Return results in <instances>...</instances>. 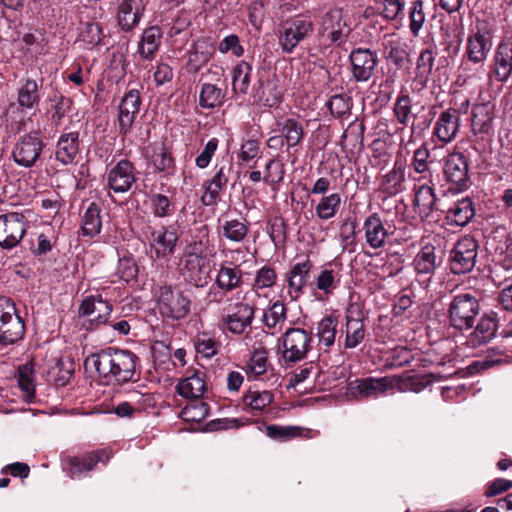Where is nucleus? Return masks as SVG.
<instances>
[{"mask_svg":"<svg viewBox=\"0 0 512 512\" xmlns=\"http://www.w3.org/2000/svg\"><path fill=\"white\" fill-rule=\"evenodd\" d=\"M310 339L304 329H288L283 338L284 360L291 363L302 360L308 352Z\"/></svg>","mask_w":512,"mask_h":512,"instance_id":"obj_20","label":"nucleus"},{"mask_svg":"<svg viewBox=\"0 0 512 512\" xmlns=\"http://www.w3.org/2000/svg\"><path fill=\"white\" fill-rule=\"evenodd\" d=\"M144 10V0H123L118 10V23L122 30L130 31L136 27L143 16Z\"/></svg>","mask_w":512,"mask_h":512,"instance_id":"obj_30","label":"nucleus"},{"mask_svg":"<svg viewBox=\"0 0 512 512\" xmlns=\"http://www.w3.org/2000/svg\"><path fill=\"white\" fill-rule=\"evenodd\" d=\"M162 39V31L158 26L146 28L140 38L137 53L142 60H153L158 52Z\"/></svg>","mask_w":512,"mask_h":512,"instance_id":"obj_37","label":"nucleus"},{"mask_svg":"<svg viewBox=\"0 0 512 512\" xmlns=\"http://www.w3.org/2000/svg\"><path fill=\"white\" fill-rule=\"evenodd\" d=\"M225 102V93L215 84L204 83L199 93V106L203 109L221 107Z\"/></svg>","mask_w":512,"mask_h":512,"instance_id":"obj_45","label":"nucleus"},{"mask_svg":"<svg viewBox=\"0 0 512 512\" xmlns=\"http://www.w3.org/2000/svg\"><path fill=\"white\" fill-rule=\"evenodd\" d=\"M135 165L128 159L118 161L107 173V186L115 193L128 192L136 182Z\"/></svg>","mask_w":512,"mask_h":512,"instance_id":"obj_19","label":"nucleus"},{"mask_svg":"<svg viewBox=\"0 0 512 512\" xmlns=\"http://www.w3.org/2000/svg\"><path fill=\"white\" fill-rule=\"evenodd\" d=\"M45 147L40 131H31L21 135L12 149L14 162L21 167L31 168L37 165Z\"/></svg>","mask_w":512,"mask_h":512,"instance_id":"obj_5","label":"nucleus"},{"mask_svg":"<svg viewBox=\"0 0 512 512\" xmlns=\"http://www.w3.org/2000/svg\"><path fill=\"white\" fill-rule=\"evenodd\" d=\"M116 274L125 282L135 280L138 275V265L134 257L131 255H124L123 257H120L117 264Z\"/></svg>","mask_w":512,"mask_h":512,"instance_id":"obj_64","label":"nucleus"},{"mask_svg":"<svg viewBox=\"0 0 512 512\" xmlns=\"http://www.w3.org/2000/svg\"><path fill=\"white\" fill-rule=\"evenodd\" d=\"M214 51V47L204 40L195 42L188 52L187 71L194 74L199 72L210 61Z\"/></svg>","mask_w":512,"mask_h":512,"instance_id":"obj_38","label":"nucleus"},{"mask_svg":"<svg viewBox=\"0 0 512 512\" xmlns=\"http://www.w3.org/2000/svg\"><path fill=\"white\" fill-rule=\"evenodd\" d=\"M350 33V19L341 8H332L321 17L318 34L331 44L342 45Z\"/></svg>","mask_w":512,"mask_h":512,"instance_id":"obj_4","label":"nucleus"},{"mask_svg":"<svg viewBox=\"0 0 512 512\" xmlns=\"http://www.w3.org/2000/svg\"><path fill=\"white\" fill-rule=\"evenodd\" d=\"M234 174V165L232 160H222L217 162L213 168V176L203 182L204 193L201 201L206 206L217 203L220 195L224 192Z\"/></svg>","mask_w":512,"mask_h":512,"instance_id":"obj_8","label":"nucleus"},{"mask_svg":"<svg viewBox=\"0 0 512 512\" xmlns=\"http://www.w3.org/2000/svg\"><path fill=\"white\" fill-rule=\"evenodd\" d=\"M470 100L464 97L460 101L451 100L449 107L442 110L434 122L432 138H436L443 145L453 142L460 131L461 115L468 112Z\"/></svg>","mask_w":512,"mask_h":512,"instance_id":"obj_3","label":"nucleus"},{"mask_svg":"<svg viewBox=\"0 0 512 512\" xmlns=\"http://www.w3.org/2000/svg\"><path fill=\"white\" fill-rule=\"evenodd\" d=\"M278 280V274L274 266L265 264L255 272L252 289L260 291L273 288Z\"/></svg>","mask_w":512,"mask_h":512,"instance_id":"obj_52","label":"nucleus"},{"mask_svg":"<svg viewBox=\"0 0 512 512\" xmlns=\"http://www.w3.org/2000/svg\"><path fill=\"white\" fill-rule=\"evenodd\" d=\"M25 331V322H1L0 344L8 345L21 339Z\"/></svg>","mask_w":512,"mask_h":512,"instance_id":"obj_58","label":"nucleus"},{"mask_svg":"<svg viewBox=\"0 0 512 512\" xmlns=\"http://www.w3.org/2000/svg\"><path fill=\"white\" fill-rule=\"evenodd\" d=\"M79 149V132L65 130L56 143L55 158L63 165L72 164L79 154Z\"/></svg>","mask_w":512,"mask_h":512,"instance_id":"obj_26","label":"nucleus"},{"mask_svg":"<svg viewBox=\"0 0 512 512\" xmlns=\"http://www.w3.org/2000/svg\"><path fill=\"white\" fill-rule=\"evenodd\" d=\"M271 363L268 360V350L263 347H254L247 363V375L258 377L268 372Z\"/></svg>","mask_w":512,"mask_h":512,"instance_id":"obj_48","label":"nucleus"},{"mask_svg":"<svg viewBox=\"0 0 512 512\" xmlns=\"http://www.w3.org/2000/svg\"><path fill=\"white\" fill-rule=\"evenodd\" d=\"M149 204L152 214L157 218L171 216L175 211L172 196L163 192H150Z\"/></svg>","mask_w":512,"mask_h":512,"instance_id":"obj_50","label":"nucleus"},{"mask_svg":"<svg viewBox=\"0 0 512 512\" xmlns=\"http://www.w3.org/2000/svg\"><path fill=\"white\" fill-rule=\"evenodd\" d=\"M448 311L450 320H475L480 313V304L469 293L459 294L453 297Z\"/></svg>","mask_w":512,"mask_h":512,"instance_id":"obj_24","label":"nucleus"},{"mask_svg":"<svg viewBox=\"0 0 512 512\" xmlns=\"http://www.w3.org/2000/svg\"><path fill=\"white\" fill-rule=\"evenodd\" d=\"M314 23L307 14H298L280 21L275 31L278 45L285 54H292L297 46L310 38Z\"/></svg>","mask_w":512,"mask_h":512,"instance_id":"obj_2","label":"nucleus"},{"mask_svg":"<svg viewBox=\"0 0 512 512\" xmlns=\"http://www.w3.org/2000/svg\"><path fill=\"white\" fill-rule=\"evenodd\" d=\"M412 97L410 94L401 90L393 103L392 113L396 123L401 125V129L407 127L413 117L412 113Z\"/></svg>","mask_w":512,"mask_h":512,"instance_id":"obj_42","label":"nucleus"},{"mask_svg":"<svg viewBox=\"0 0 512 512\" xmlns=\"http://www.w3.org/2000/svg\"><path fill=\"white\" fill-rule=\"evenodd\" d=\"M243 275L244 272L240 265L227 260L221 262L215 277V285L220 291L210 292L209 295H213V300L220 301L227 293L242 287L244 283Z\"/></svg>","mask_w":512,"mask_h":512,"instance_id":"obj_14","label":"nucleus"},{"mask_svg":"<svg viewBox=\"0 0 512 512\" xmlns=\"http://www.w3.org/2000/svg\"><path fill=\"white\" fill-rule=\"evenodd\" d=\"M277 130L286 141L287 151L299 145L304 138L303 125L295 118H285L276 121Z\"/></svg>","mask_w":512,"mask_h":512,"instance_id":"obj_40","label":"nucleus"},{"mask_svg":"<svg viewBox=\"0 0 512 512\" xmlns=\"http://www.w3.org/2000/svg\"><path fill=\"white\" fill-rule=\"evenodd\" d=\"M206 265V258L201 254L190 252L184 255L183 271L191 283L197 287H202L210 280L209 274L202 276Z\"/></svg>","mask_w":512,"mask_h":512,"instance_id":"obj_33","label":"nucleus"},{"mask_svg":"<svg viewBox=\"0 0 512 512\" xmlns=\"http://www.w3.org/2000/svg\"><path fill=\"white\" fill-rule=\"evenodd\" d=\"M137 356L128 350L103 349L86 359V365L93 366L106 383L123 384L132 381L135 375Z\"/></svg>","mask_w":512,"mask_h":512,"instance_id":"obj_1","label":"nucleus"},{"mask_svg":"<svg viewBox=\"0 0 512 512\" xmlns=\"http://www.w3.org/2000/svg\"><path fill=\"white\" fill-rule=\"evenodd\" d=\"M429 157L430 152L425 143L417 148L413 153L411 167L416 173L421 175L420 179L427 180L431 176L428 161Z\"/></svg>","mask_w":512,"mask_h":512,"instance_id":"obj_56","label":"nucleus"},{"mask_svg":"<svg viewBox=\"0 0 512 512\" xmlns=\"http://www.w3.org/2000/svg\"><path fill=\"white\" fill-rule=\"evenodd\" d=\"M495 107V103L490 100L476 103L472 107L471 129L482 140L494 135Z\"/></svg>","mask_w":512,"mask_h":512,"instance_id":"obj_16","label":"nucleus"},{"mask_svg":"<svg viewBox=\"0 0 512 512\" xmlns=\"http://www.w3.org/2000/svg\"><path fill=\"white\" fill-rule=\"evenodd\" d=\"M512 75V36L503 38L497 45L487 72L490 84L506 83Z\"/></svg>","mask_w":512,"mask_h":512,"instance_id":"obj_9","label":"nucleus"},{"mask_svg":"<svg viewBox=\"0 0 512 512\" xmlns=\"http://www.w3.org/2000/svg\"><path fill=\"white\" fill-rule=\"evenodd\" d=\"M473 323L474 322H459L458 325H454L455 328L464 332L470 331L467 337L468 341L473 346L488 342L498 330L496 322H477L475 327L472 325Z\"/></svg>","mask_w":512,"mask_h":512,"instance_id":"obj_32","label":"nucleus"},{"mask_svg":"<svg viewBox=\"0 0 512 512\" xmlns=\"http://www.w3.org/2000/svg\"><path fill=\"white\" fill-rule=\"evenodd\" d=\"M313 262L309 257L297 262L289 268L284 275L287 287V296L291 301H297L305 292V288L311 283V271Z\"/></svg>","mask_w":512,"mask_h":512,"instance_id":"obj_13","label":"nucleus"},{"mask_svg":"<svg viewBox=\"0 0 512 512\" xmlns=\"http://www.w3.org/2000/svg\"><path fill=\"white\" fill-rule=\"evenodd\" d=\"M252 66L248 62L242 60L233 69L232 73V89L238 95H245L248 92Z\"/></svg>","mask_w":512,"mask_h":512,"instance_id":"obj_47","label":"nucleus"},{"mask_svg":"<svg viewBox=\"0 0 512 512\" xmlns=\"http://www.w3.org/2000/svg\"><path fill=\"white\" fill-rule=\"evenodd\" d=\"M326 106L335 118H343L350 112L352 100L344 93L336 94L328 100Z\"/></svg>","mask_w":512,"mask_h":512,"instance_id":"obj_62","label":"nucleus"},{"mask_svg":"<svg viewBox=\"0 0 512 512\" xmlns=\"http://www.w3.org/2000/svg\"><path fill=\"white\" fill-rule=\"evenodd\" d=\"M413 204L422 217H429L433 211L444 210V205L436 197L434 188L427 183L415 187Z\"/></svg>","mask_w":512,"mask_h":512,"instance_id":"obj_28","label":"nucleus"},{"mask_svg":"<svg viewBox=\"0 0 512 512\" xmlns=\"http://www.w3.org/2000/svg\"><path fill=\"white\" fill-rule=\"evenodd\" d=\"M383 49L387 62L393 64L396 68L402 69L410 64V47L401 38L385 37Z\"/></svg>","mask_w":512,"mask_h":512,"instance_id":"obj_29","label":"nucleus"},{"mask_svg":"<svg viewBox=\"0 0 512 512\" xmlns=\"http://www.w3.org/2000/svg\"><path fill=\"white\" fill-rule=\"evenodd\" d=\"M340 284V275L334 270L325 268L316 278V287L326 295H330Z\"/></svg>","mask_w":512,"mask_h":512,"instance_id":"obj_61","label":"nucleus"},{"mask_svg":"<svg viewBox=\"0 0 512 512\" xmlns=\"http://www.w3.org/2000/svg\"><path fill=\"white\" fill-rule=\"evenodd\" d=\"M478 243L470 235L461 237L450 253V269L453 274L470 272L476 263Z\"/></svg>","mask_w":512,"mask_h":512,"instance_id":"obj_10","label":"nucleus"},{"mask_svg":"<svg viewBox=\"0 0 512 512\" xmlns=\"http://www.w3.org/2000/svg\"><path fill=\"white\" fill-rule=\"evenodd\" d=\"M362 229L366 244L375 250L384 248L394 233L392 226L378 212H373L364 219Z\"/></svg>","mask_w":512,"mask_h":512,"instance_id":"obj_15","label":"nucleus"},{"mask_svg":"<svg viewBox=\"0 0 512 512\" xmlns=\"http://www.w3.org/2000/svg\"><path fill=\"white\" fill-rule=\"evenodd\" d=\"M28 222L22 212L0 215V246L5 249L16 247L26 233Z\"/></svg>","mask_w":512,"mask_h":512,"instance_id":"obj_11","label":"nucleus"},{"mask_svg":"<svg viewBox=\"0 0 512 512\" xmlns=\"http://www.w3.org/2000/svg\"><path fill=\"white\" fill-rule=\"evenodd\" d=\"M111 455V451L101 449L82 456L67 457L63 463L64 469L68 471L71 477H78L83 472L92 470L98 462L107 463Z\"/></svg>","mask_w":512,"mask_h":512,"instance_id":"obj_23","label":"nucleus"},{"mask_svg":"<svg viewBox=\"0 0 512 512\" xmlns=\"http://www.w3.org/2000/svg\"><path fill=\"white\" fill-rule=\"evenodd\" d=\"M342 204L341 195L337 192L321 196L315 206V215L319 220L327 221L334 218Z\"/></svg>","mask_w":512,"mask_h":512,"instance_id":"obj_44","label":"nucleus"},{"mask_svg":"<svg viewBox=\"0 0 512 512\" xmlns=\"http://www.w3.org/2000/svg\"><path fill=\"white\" fill-rule=\"evenodd\" d=\"M436 248L429 244L423 246L413 259V267L418 275H432L437 267Z\"/></svg>","mask_w":512,"mask_h":512,"instance_id":"obj_43","label":"nucleus"},{"mask_svg":"<svg viewBox=\"0 0 512 512\" xmlns=\"http://www.w3.org/2000/svg\"><path fill=\"white\" fill-rule=\"evenodd\" d=\"M435 55L432 49H424L420 52L415 69V77L413 78V90L422 91L427 88V84L435 64Z\"/></svg>","mask_w":512,"mask_h":512,"instance_id":"obj_31","label":"nucleus"},{"mask_svg":"<svg viewBox=\"0 0 512 512\" xmlns=\"http://www.w3.org/2000/svg\"><path fill=\"white\" fill-rule=\"evenodd\" d=\"M398 383L399 379L396 377H368L351 382L349 389L354 395H358L360 397H377L386 391L393 389L398 385Z\"/></svg>","mask_w":512,"mask_h":512,"instance_id":"obj_21","label":"nucleus"},{"mask_svg":"<svg viewBox=\"0 0 512 512\" xmlns=\"http://www.w3.org/2000/svg\"><path fill=\"white\" fill-rule=\"evenodd\" d=\"M18 384L24 397L31 400L34 397V364L32 361L19 366L18 368Z\"/></svg>","mask_w":512,"mask_h":512,"instance_id":"obj_53","label":"nucleus"},{"mask_svg":"<svg viewBox=\"0 0 512 512\" xmlns=\"http://www.w3.org/2000/svg\"><path fill=\"white\" fill-rule=\"evenodd\" d=\"M490 38L483 32L477 31L467 37L464 58L475 65H483L491 50Z\"/></svg>","mask_w":512,"mask_h":512,"instance_id":"obj_25","label":"nucleus"},{"mask_svg":"<svg viewBox=\"0 0 512 512\" xmlns=\"http://www.w3.org/2000/svg\"><path fill=\"white\" fill-rule=\"evenodd\" d=\"M255 102L264 107H277L283 98L281 90L277 84L270 80H260L258 87L254 91Z\"/></svg>","mask_w":512,"mask_h":512,"instance_id":"obj_41","label":"nucleus"},{"mask_svg":"<svg viewBox=\"0 0 512 512\" xmlns=\"http://www.w3.org/2000/svg\"><path fill=\"white\" fill-rule=\"evenodd\" d=\"M305 429L299 426H280V425H267L265 432L267 436L273 440L285 442L291 439L302 437Z\"/></svg>","mask_w":512,"mask_h":512,"instance_id":"obj_55","label":"nucleus"},{"mask_svg":"<svg viewBox=\"0 0 512 512\" xmlns=\"http://www.w3.org/2000/svg\"><path fill=\"white\" fill-rule=\"evenodd\" d=\"M370 149L375 166L383 167L391 160V145L387 140L381 138L374 139L370 145Z\"/></svg>","mask_w":512,"mask_h":512,"instance_id":"obj_59","label":"nucleus"},{"mask_svg":"<svg viewBox=\"0 0 512 512\" xmlns=\"http://www.w3.org/2000/svg\"><path fill=\"white\" fill-rule=\"evenodd\" d=\"M404 180V167L395 162L394 167L382 177L381 190L389 195L397 194L402 191Z\"/></svg>","mask_w":512,"mask_h":512,"instance_id":"obj_49","label":"nucleus"},{"mask_svg":"<svg viewBox=\"0 0 512 512\" xmlns=\"http://www.w3.org/2000/svg\"><path fill=\"white\" fill-rule=\"evenodd\" d=\"M141 95L138 89H130L122 97L118 106L119 133L127 136L133 127L136 116L140 111Z\"/></svg>","mask_w":512,"mask_h":512,"instance_id":"obj_17","label":"nucleus"},{"mask_svg":"<svg viewBox=\"0 0 512 512\" xmlns=\"http://www.w3.org/2000/svg\"><path fill=\"white\" fill-rule=\"evenodd\" d=\"M102 229L101 207L91 202L81 216V227L79 234L87 238H94Z\"/></svg>","mask_w":512,"mask_h":512,"instance_id":"obj_39","label":"nucleus"},{"mask_svg":"<svg viewBox=\"0 0 512 512\" xmlns=\"http://www.w3.org/2000/svg\"><path fill=\"white\" fill-rule=\"evenodd\" d=\"M150 161L155 172L165 178H170L176 172V164L172 152L163 143L152 147Z\"/></svg>","mask_w":512,"mask_h":512,"instance_id":"obj_36","label":"nucleus"},{"mask_svg":"<svg viewBox=\"0 0 512 512\" xmlns=\"http://www.w3.org/2000/svg\"><path fill=\"white\" fill-rule=\"evenodd\" d=\"M356 220L347 218L339 228V240L343 251L352 253L356 249Z\"/></svg>","mask_w":512,"mask_h":512,"instance_id":"obj_54","label":"nucleus"},{"mask_svg":"<svg viewBox=\"0 0 512 512\" xmlns=\"http://www.w3.org/2000/svg\"><path fill=\"white\" fill-rule=\"evenodd\" d=\"M181 237L180 227L177 223L163 225L151 231L149 237L152 258L156 260H169L175 253Z\"/></svg>","mask_w":512,"mask_h":512,"instance_id":"obj_6","label":"nucleus"},{"mask_svg":"<svg viewBox=\"0 0 512 512\" xmlns=\"http://www.w3.org/2000/svg\"><path fill=\"white\" fill-rule=\"evenodd\" d=\"M194 346L197 354L211 358L216 355L218 344L209 332H199L194 338Z\"/></svg>","mask_w":512,"mask_h":512,"instance_id":"obj_60","label":"nucleus"},{"mask_svg":"<svg viewBox=\"0 0 512 512\" xmlns=\"http://www.w3.org/2000/svg\"><path fill=\"white\" fill-rule=\"evenodd\" d=\"M158 308L163 317L172 320L186 318L191 310V300L182 292L174 295L170 285H160L156 290Z\"/></svg>","mask_w":512,"mask_h":512,"instance_id":"obj_7","label":"nucleus"},{"mask_svg":"<svg viewBox=\"0 0 512 512\" xmlns=\"http://www.w3.org/2000/svg\"><path fill=\"white\" fill-rule=\"evenodd\" d=\"M112 312V305L100 294L90 295L83 299L79 313L83 317H92L91 320H106Z\"/></svg>","mask_w":512,"mask_h":512,"instance_id":"obj_35","label":"nucleus"},{"mask_svg":"<svg viewBox=\"0 0 512 512\" xmlns=\"http://www.w3.org/2000/svg\"><path fill=\"white\" fill-rule=\"evenodd\" d=\"M209 414V406L207 403L196 399L188 403L180 413V417L187 422H200Z\"/></svg>","mask_w":512,"mask_h":512,"instance_id":"obj_57","label":"nucleus"},{"mask_svg":"<svg viewBox=\"0 0 512 512\" xmlns=\"http://www.w3.org/2000/svg\"><path fill=\"white\" fill-rule=\"evenodd\" d=\"M468 167V159L461 152L449 153L443 159L444 177L458 192L465 191L470 186Z\"/></svg>","mask_w":512,"mask_h":512,"instance_id":"obj_12","label":"nucleus"},{"mask_svg":"<svg viewBox=\"0 0 512 512\" xmlns=\"http://www.w3.org/2000/svg\"><path fill=\"white\" fill-rule=\"evenodd\" d=\"M187 373L189 375L177 385V391L182 397L199 399L206 390V374L198 369Z\"/></svg>","mask_w":512,"mask_h":512,"instance_id":"obj_34","label":"nucleus"},{"mask_svg":"<svg viewBox=\"0 0 512 512\" xmlns=\"http://www.w3.org/2000/svg\"><path fill=\"white\" fill-rule=\"evenodd\" d=\"M351 73L356 82H367L372 78L378 64L377 55L370 49L355 48L349 55Z\"/></svg>","mask_w":512,"mask_h":512,"instance_id":"obj_18","label":"nucleus"},{"mask_svg":"<svg viewBox=\"0 0 512 512\" xmlns=\"http://www.w3.org/2000/svg\"><path fill=\"white\" fill-rule=\"evenodd\" d=\"M425 13L423 10V1L415 0L409 9V29L414 37H418L420 30L425 23Z\"/></svg>","mask_w":512,"mask_h":512,"instance_id":"obj_63","label":"nucleus"},{"mask_svg":"<svg viewBox=\"0 0 512 512\" xmlns=\"http://www.w3.org/2000/svg\"><path fill=\"white\" fill-rule=\"evenodd\" d=\"M249 227V221L243 215L234 217L229 213H224L218 218L219 235L230 242H243L248 236Z\"/></svg>","mask_w":512,"mask_h":512,"instance_id":"obj_22","label":"nucleus"},{"mask_svg":"<svg viewBox=\"0 0 512 512\" xmlns=\"http://www.w3.org/2000/svg\"><path fill=\"white\" fill-rule=\"evenodd\" d=\"M274 400L270 391L249 390L243 396V404L254 412L264 411Z\"/></svg>","mask_w":512,"mask_h":512,"instance_id":"obj_51","label":"nucleus"},{"mask_svg":"<svg viewBox=\"0 0 512 512\" xmlns=\"http://www.w3.org/2000/svg\"><path fill=\"white\" fill-rule=\"evenodd\" d=\"M445 214L446 224L449 226L463 227L475 216V209L469 197L456 201L452 206L441 210Z\"/></svg>","mask_w":512,"mask_h":512,"instance_id":"obj_27","label":"nucleus"},{"mask_svg":"<svg viewBox=\"0 0 512 512\" xmlns=\"http://www.w3.org/2000/svg\"><path fill=\"white\" fill-rule=\"evenodd\" d=\"M18 104L23 109H32L40 101L39 86L34 79H24L18 89Z\"/></svg>","mask_w":512,"mask_h":512,"instance_id":"obj_46","label":"nucleus"}]
</instances>
